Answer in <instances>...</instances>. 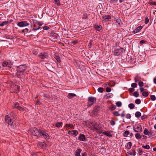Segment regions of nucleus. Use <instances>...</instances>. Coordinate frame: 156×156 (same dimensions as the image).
Here are the masks:
<instances>
[{"instance_id": "1", "label": "nucleus", "mask_w": 156, "mask_h": 156, "mask_svg": "<svg viewBox=\"0 0 156 156\" xmlns=\"http://www.w3.org/2000/svg\"><path fill=\"white\" fill-rule=\"evenodd\" d=\"M31 132L32 135L36 136H41L46 139H48L49 137L48 134L46 132L40 129H38L36 128H34L31 129Z\"/></svg>"}, {"instance_id": "2", "label": "nucleus", "mask_w": 156, "mask_h": 156, "mask_svg": "<svg viewBox=\"0 0 156 156\" xmlns=\"http://www.w3.org/2000/svg\"><path fill=\"white\" fill-rule=\"evenodd\" d=\"M96 99L95 98L92 97H89L88 98V102L87 106H90L96 101Z\"/></svg>"}, {"instance_id": "3", "label": "nucleus", "mask_w": 156, "mask_h": 156, "mask_svg": "<svg viewBox=\"0 0 156 156\" xmlns=\"http://www.w3.org/2000/svg\"><path fill=\"white\" fill-rule=\"evenodd\" d=\"M38 57L42 59L47 58L48 57V54L47 52H43L39 54Z\"/></svg>"}, {"instance_id": "4", "label": "nucleus", "mask_w": 156, "mask_h": 156, "mask_svg": "<svg viewBox=\"0 0 156 156\" xmlns=\"http://www.w3.org/2000/svg\"><path fill=\"white\" fill-rule=\"evenodd\" d=\"M133 128L136 132L140 133L142 132V127L139 125H135L133 126Z\"/></svg>"}, {"instance_id": "5", "label": "nucleus", "mask_w": 156, "mask_h": 156, "mask_svg": "<svg viewBox=\"0 0 156 156\" xmlns=\"http://www.w3.org/2000/svg\"><path fill=\"white\" fill-rule=\"evenodd\" d=\"M26 68V66L25 65H21L17 67V70L18 72H24Z\"/></svg>"}, {"instance_id": "6", "label": "nucleus", "mask_w": 156, "mask_h": 156, "mask_svg": "<svg viewBox=\"0 0 156 156\" xmlns=\"http://www.w3.org/2000/svg\"><path fill=\"white\" fill-rule=\"evenodd\" d=\"M5 122L7 123L9 125L12 126L13 122L12 119L8 115L5 116Z\"/></svg>"}, {"instance_id": "7", "label": "nucleus", "mask_w": 156, "mask_h": 156, "mask_svg": "<svg viewBox=\"0 0 156 156\" xmlns=\"http://www.w3.org/2000/svg\"><path fill=\"white\" fill-rule=\"evenodd\" d=\"M17 25L20 27H23L28 26L29 23L27 21H23L18 23Z\"/></svg>"}, {"instance_id": "8", "label": "nucleus", "mask_w": 156, "mask_h": 156, "mask_svg": "<svg viewBox=\"0 0 156 156\" xmlns=\"http://www.w3.org/2000/svg\"><path fill=\"white\" fill-rule=\"evenodd\" d=\"M90 124L96 130H98L100 129L98 124L96 122L93 121Z\"/></svg>"}, {"instance_id": "9", "label": "nucleus", "mask_w": 156, "mask_h": 156, "mask_svg": "<svg viewBox=\"0 0 156 156\" xmlns=\"http://www.w3.org/2000/svg\"><path fill=\"white\" fill-rule=\"evenodd\" d=\"M41 26V25H39L38 23H37V22L36 23L34 22L33 28V30H37L39 29L40 28Z\"/></svg>"}, {"instance_id": "10", "label": "nucleus", "mask_w": 156, "mask_h": 156, "mask_svg": "<svg viewBox=\"0 0 156 156\" xmlns=\"http://www.w3.org/2000/svg\"><path fill=\"white\" fill-rule=\"evenodd\" d=\"M37 145L42 148H44L46 147L47 145L44 142H38L37 144Z\"/></svg>"}, {"instance_id": "11", "label": "nucleus", "mask_w": 156, "mask_h": 156, "mask_svg": "<svg viewBox=\"0 0 156 156\" xmlns=\"http://www.w3.org/2000/svg\"><path fill=\"white\" fill-rule=\"evenodd\" d=\"M102 18L104 19V20H105V21H108L111 19V17L110 15H103L102 16Z\"/></svg>"}, {"instance_id": "12", "label": "nucleus", "mask_w": 156, "mask_h": 156, "mask_svg": "<svg viewBox=\"0 0 156 156\" xmlns=\"http://www.w3.org/2000/svg\"><path fill=\"white\" fill-rule=\"evenodd\" d=\"M112 53L114 55L119 56L120 55L119 50V49L114 50Z\"/></svg>"}, {"instance_id": "13", "label": "nucleus", "mask_w": 156, "mask_h": 156, "mask_svg": "<svg viewBox=\"0 0 156 156\" xmlns=\"http://www.w3.org/2000/svg\"><path fill=\"white\" fill-rule=\"evenodd\" d=\"M68 134H69V133H71V134L72 135H74L75 136H76L78 134V132L76 130H72V131H68Z\"/></svg>"}, {"instance_id": "14", "label": "nucleus", "mask_w": 156, "mask_h": 156, "mask_svg": "<svg viewBox=\"0 0 156 156\" xmlns=\"http://www.w3.org/2000/svg\"><path fill=\"white\" fill-rule=\"evenodd\" d=\"M82 151L81 149H77L76 152L75 156H80V153Z\"/></svg>"}, {"instance_id": "15", "label": "nucleus", "mask_w": 156, "mask_h": 156, "mask_svg": "<svg viewBox=\"0 0 156 156\" xmlns=\"http://www.w3.org/2000/svg\"><path fill=\"white\" fill-rule=\"evenodd\" d=\"M79 139L80 140L84 141L85 140V136L83 134H80L79 136Z\"/></svg>"}, {"instance_id": "16", "label": "nucleus", "mask_w": 156, "mask_h": 156, "mask_svg": "<svg viewBox=\"0 0 156 156\" xmlns=\"http://www.w3.org/2000/svg\"><path fill=\"white\" fill-rule=\"evenodd\" d=\"M142 28V27L141 26H140L137 27L134 30V33H137L140 31Z\"/></svg>"}, {"instance_id": "17", "label": "nucleus", "mask_w": 156, "mask_h": 156, "mask_svg": "<svg viewBox=\"0 0 156 156\" xmlns=\"http://www.w3.org/2000/svg\"><path fill=\"white\" fill-rule=\"evenodd\" d=\"M102 133L105 135H106L109 137H112V135L109 132H107V131L103 132Z\"/></svg>"}, {"instance_id": "18", "label": "nucleus", "mask_w": 156, "mask_h": 156, "mask_svg": "<svg viewBox=\"0 0 156 156\" xmlns=\"http://www.w3.org/2000/svg\"><path fill=\"white\" fill-rule=\"evenodd\" d=\"M65 127L66 128H68L69 127L72 129H74V126L73 124H66L65 125Z\"/></svg>"}, {"instance_id": "19", "label": "nucleus", "mask_w": 156, "mask_h": 156, "mask_svg": "<svg viewBox=\"0 0 156 156\" xmlns=\"http://www.w3.org/2000/svg\"><path fill=\"white\" fill-rule=\"evenodd\" d=\"M132 145V144L131 142H129L128 143L126 147L127 149H130Z\"/></svg>"}, {"instance_id": "20", "label": "nucleus", "mask_w": 156, "mask_h": 156, "mask_svg": "<svg viewBox=\"0 0 156 156\" xmlns=\"http://www.w3.org/2000/svg\"><path fill=\"white\" fill-rule=\"evenodd\" d=\"M95 29L98 31L101 30L102 28V26H97L95 25Z\"/></svg>"}, {"instance_id": "21", "label": "nucleus", "mask_w": 156, "mask_h": 156, "mask_svg": "<svg viewBox=\"0 0 156 156\" xmlns=\"http://www.w3.org/2000/svg\"><path fill=\"white\" fill-rule=\"evenodd\" d=\"M68 95L69 98H72L73 97L76 96V95L73 93H69Z\"/></svg>"}, {"instance_id": "22", "label": "nucleus", "mask_w": 156, "mask_h": 156, "mask_svg": "<svg viewBox=\"0 0 156 156\" xmlns=\"http://www.w3.org/2000/svg\"><path fill=\"white\" fill-rule=\"evenodd\" d=\"M116 106L114 105H112L111 106L109 107V108L112 111L115 110L116 108Z\"/></svg>"}, {"instance_id": "23", "label": "nucleus", "mask_w": 156, "mask_h": 156, "mask_svg": "<svg viewBox=\"0 0 156 156\" xmlns=\"http://www.w3.org/2000/svg\"><path fill=\"white\" fill-rule=\"evenodd\" d=\"M2 65L4 67H9V64L8 63V62L6 61L3 62Z\"/></svg>"}, {"instance_id": "24", "label": "nucleus", "mask_w": 156, "mask_h": 156, "mask_svg": "<svg viewBox=\"0 0 156 156\" xmlns=\"http://www.w3.org/2000/svg\"><path fill=\"white\" fill-rule=\"evenodd\" d=\"M141 115V113L140 112H137L135 114V116L137 118L140 117Z\"/></svg>"}, {"instance_id": "25", "label": "nucleus", "mask_w": 156, "mask_h": 156, "mask_svg": "<svg viewBox=\"0 0 156 156\" xmlns=\"http://www.w3.org/2000/svg\"><path fill=\"white\" fill-rule=\"evenodd\" d=\"M134 80L135 82H137L138 81H139L140 80V77L138 76H136L135 77Z\"/></svg>"}, {"instance_id": "26", "label": "nucleus", "mask_w": 156, "mask_h": 156, "mask_svg": "<svg viewBox=\"0 0 156 156\" xmlns=\"http://www.w3.org/2000/svg\"><path fill=\"white\" fill-rule=\"evenodd\" d=\"M136 138L137 139H139L141 138L142 135H140L139 133H136L135 135Z\"/></svg>"}, {"instance_id": "27", "label": "nucleus", "mask_w": 156, "mask_h": 156, "mask_svg": "<svg viewBox=\"0 0 156 156\" xmlns=\"http://www.w3.org/2000/svg\"><path fill=\"white\" fill-rule=\"evenodd\" d=\"M62 122H58L55 124V126L57 127H58L60 126H62Z\"/></svg>"}, {"instance_id": "28", "label": "nucleus", "mask_w": 156, "mask_h": 156, "mask_svg": "<svg viewBox=\"0 0 156 156\" xmlns=\"http://www.w3.org/2000/svg\"><path fill=\"white\" fill-rule=\"evenodd\" d=\"M8 21H5L2 22V23L0 24V26H2L4 25H6L8 23Z\"/></svg>"}, {"instance_id": "29", "label": "nucleus", "mask_w": 156, "mask_h": 156, "mask_svg": "<svg viewBox=\"0 0 156 156\" xmlns=\"http://www.w3.org/2000/svg\"><path fill=\"white\" fill-rule=\"evenodd\" d=\"M115 104L118 107H121L122 105V103L120 101H117V102Z\"/></svg>"}, {"instance_id": "30", "label": "nucleus", "mask_w": 156, "mask_h": 156, "mask_svg": "<svg viewBox=\"0 0 156 156\" xmlns=\"http://www.w3.org/2000/svg\"><path fill=\"white\" fill-rule=\"evenodd\" d=\"M55 2V4L58 6H60L61 5L60 3V0H54Z\"/></svg>"}, {"instance_id": "31", "label": "nucleus", "mask_w": 156, "mask_h": 156, "mask_svg": "<svg viewBox=\"0 0 156 156\" xmlns=\"http://www.w3.org/2000/svg\"><path fill=\"white\" fill-rule=\"evenodd\" d=\"M128 106L130 109H132L134 108L135 106L133 104H130Z\"/></svg>"}, {"instance_id": "32", "label": "nucleus", "mask_w": 156, "mask_h": 156, "mask_svg": "<svg viewBox=\"0 0 156 156\" xmlns=\"http://www.w3.org/2000/svg\"><path fill=\"white\" fill-rule=\"evenodd\" d=\"M133 95L136 97H137L139 96V94L137 91H135L133 93Z\"/></svg>"}, {"instance_id": "33", "label": "nucleus", "mask_w": 156, "mask_h": 156, "mask_svg": "<svg viewBox=\"0 0 156 156\" xmlns=\"http://www.w3.org/2000/svg\"><path fill=\"white\" fill-rule=\"evenodd\" d=\"M148 93L147 91H145L142 93V95L145 97H147L148 95Z\"/></svg>"}, {"instance_id": "34", "label": "nucleus", "mask_w": 156, "mask_h": 156, "mask_svg": "<svg viewBox=\"0 0 156 156\" xmlns=\"http://www.w3.org/2000/svg\"><path fill=\"white\" fill-rule=\"evenodd\" d=\"M149 131L148 130L146 129H145L144 131V133L145 135H147L149 134Z\"/></svg>"}, {"instance_id": "35", "label": "nucleus", "mask_w": 156, "mask_h": 156, "mask_svg": "<svg viewBox=\"0 0 156 156\" xmlns=\"http://www.w3.org/2000/svg\"><path fill=\"white\" fill-rule=\"evenodd\" d=\"M14 108L18 109V108L20 107L19 106V104L18 103H16L14 104Z\"/></svg>"}, {"instance_id": "36", "label": "nucleus", "mask_w": 156, "mask_h": 156, "mask_svg": "<svg viewBox=\"0 0 156 156\" xmlns=\"http://www.w3.org/2000/svg\"><path fill=\"white\" fill-rule=\"evenodd\" d=\"M108 85L110 86L113 87L115 85V83L114 82H113L112 81H111L108 83Z\"/></svg>"}, {"instance_id": "37", "label": "nucleus", "mask_w": 156, "mask_h": 156, "mask_svg": "<svg viewBox=\"0 0 156 156\" xmlns=\"http://www.w3.org/2000/svg\"><path fill=\"white\" fill-rule=\"evenodd\" d=\"M113 114L115 116H119L120 115V114H119L118 112L115 111L113 113Z\"/></svg>"}, {"instance_id": "38", "label": "nucleus", "mask_w": 156, "mask_h": 156, "mask_svg": "<svg viewBox=\"0 0 156 156\" xmlns=\"http://www.w3.org/2000/svg\"><path fill=\"white\" fill-rule=\"evenodd\" d=\"M137 85L136 83H133L131 84V86L133 88H135L137 87Z\"/></svg>"}, {"instance_id": "39", "label": "nucleus", "mask_w": 156, "mask_h": 156, "mask_svg": "<svg viewBox=\"0 0 156 156\" xmlns=\"http://www.w3.org/2000/svg\"><path fill=\"white\" fill-rule=\"evenodd\" d=\"M135 102L136 104H139L141 103V101L140 99H138L135 100Z\"/></svg>"}, {"instance_id": "40", "label": "nucleus", "mask_w": 156, "mask_h": 156, "mask_svg": "<svg viewBox=\"0 0 156 156\" xmlns=\"http://www.w3.org/2000/svg\"><path fill=\"white\" fill-rule=\"evenodd\" d=\"M148 135H149L150 136H154V133L153 132L150 130L149 132Z\"/></svg>"}, {"instance_id": "41", "label": "nucleus", "mask_w": 156, "mask_h": 156, "mask_svg": "<svg viewBox=\"0 0 156 156\" xmlns=\"http://www.w3.org/2000/svg\"><path fill=\"white\" fill-rule=\"evenodd\" d=\"M98 91L100 93H102L103 91V88L102 87H99L98 89Z\"/></svg>"}, {"instance_id": "42", "label": "nucleus", "mask_w": 156, "mask_h": 156, "mask_svg": "<svg viewBox=\"0 0 156 156\" xmlns=\"http://www.w3.org/2000/svg\"><path fill=\"white\" fill-rule=\"evenodd\" d=\"M152 101H154L156 99V97L154 95H151L150 97Z\"/></svg>"}, {"instance_id": "43", "label": "nucleus", "mask_w": 156, "mask_h": 156, "mask_svg": "<svg viewBox=\"0 0 156 156\" xmlns=\"http://www.w3.org/2000/svg\"><path fill=\"white\" fill-rule=\"evenodd\" d=\"M142 147L146 149H150V146L148 145H146L145 146H143Z\"/></svg>"}, {"instance_id": "44", "label": "nucleus", "mask_w": 156, "mask_h": 156, "mask_svg": "<svg viewBox=\"0 0 156 156\" xmlns=\"http://www.w3.org/2000/svg\"><path fill=\"white\" fill-rule=\"evenodd\" d=\"M138 85L140 87H141L143 86L144 83H143V82H142V81H139V82L138 83Z\"/></svg>"}, {"instance_id": "45", "label": "nucleus", "mask_w": 156, "mask_h": 156, "mask_svg": "<svg viewBox=\"0 0 156 156\" xmlns=\"http://www.w3.org/2000/svg\"><path fill=\"white\" fill-rule=\"evenodd\" d=\"M129 132L128 131H126L124 132V136L125 137H127V135L129 134Z\"/></svg>"}, {"instance_id": "46", "label": "nucleus", "mask_w": 156, "mask_h": 156, "mask_svg": "<svg viewBox=\"0 0 156 156\" xmlns=\"http://www.w3.org/2000/svg\"><path fill=\"white\" fill-rule=\"evenodd\" d=\"M82 19H86L87 18V15L86 14H83L82 16Z\"/></svg>"}, {"instance_id": "47", "label": "nucleus", "mask_w": 156, "mask_h": 156, "mask_svg": "<svg viewBox=\"0 0 156 156\" xmlns=\"http://www.w3.org/2000/svg\"><path fill=\"white\" fill-rule=\"evenodd\" d=\"M55 59L58 62H61V60L59 56H56L55 58Z\"/></svg>"}, {"instance_id": "48", "label": "nucleus", "mask_w": 156, "mask_h": 156, "mask_svg": "<svg viewBox=\"0 0 156 156\" xmlns=\"http://www.w3.org/2000/svg\"><path fill=\"white\" fill-rule=\"evenodd\" d=\"M149 21V20L147 17H146L145 18V23L146 24H147Z\"/></svg>"}, {"instance_id": "49", "label": "nucleus", "mask_w": 156, "mask_h": 156, "mask_svg": "<svg viewBox=\"0 0 156 156\" xmlns=\"http://www.w3.org/2000/svg\"><path fill=\"white\" fill-rule=\"evenodd\" d=\"M131 117V115L129 114H128L126 115V119H129Z\"/></svg>"}, {"instance_id": "50", "label": "nucleus", "mask_w": 156, "mask_h": 156, "mask_svg": "<svg viewBox=\"0 0 156 156\" xmlns=\"http://www.w3.org/2000/svg\"><path fill=\"white\" fill-rule=\"evenodd\" d=\"M134 89L133 88H130L129 89V91L131 92V93H132V92H133V91H134Z\"/></svg>"}, {"instance_id": "51", "label": "nucleus", "mask_w": 156, "mask_h": 156, "mask_svg": "<svg viewBox=\"0 0 156 156\" xmlns=\"http://www.w3.org/2000/svg\"><path fill=\"white\" fill-rule=\"evenodd\" d=\"M111 88H109V87H107L106 88V92H109L111 91Z\"/></svg>"}, {"instance_id": "52", "label": "nucleus", "mask_w": 156, "mask_h": 156, "mask_svg": "<svg viewBox=\"0 0 156 156\" xmlns=\"http://www.w3.org/2000/svg\"><path fill=\"white\" fill-rule=\"evenodd\" d=\"M110 123L111 125H112V126H113L115 125V121H114L113 120H111L110 122Z\"/></svg>"}, {"instance_id": "53", "label": "nucleus", "mask_w": 156, "mask_h": 156, "mask_svg": "<svg viewBox=\"0 0 156 156\" xmlns=\"http://www.w3.org/2000/svg\"><path fill=\"white\" fill-rule=\"evenodd\" d=\"M33 54L36 55L38 53V51L36 50H34L33 51Z\"/></svg>"}, {"instance_id": "54", "label": "nucleus", "mask_w": 156, "mask_h": 156, "mask_svg": "<svg viewBox=\"0 0 156 156\" xmlns=\"http://www.w3.org/2000/svg\"><path fill=\"white\" fill-rule=\"evenodd\" d=\"M18 109L21 111H24L25 110V108H23L20 107L19 108H18Z\"/></svg>"}, {"instance_id": "55", "label": "nucleus", "mask_w": 156, "mask_h": 156, "mask_svg": "<svg viewBox=\"0 0 156 156\" xmlns=\"http://www.w3.org/2000/svg\"><path fill=\"white\" fill-rule=\"evenodd\" d=\"M43 29L44 30H48L49 28V27H48L45 26H44V27H43Z\"/></svg>"}, {"instance_id": "56", "label": "nucleus", "mask_w": 156, "mask_h": 156, "mask_svg": "<svg viewBox=\"0 0 156 156\" xmlns=\"http://www.w3.org/2000/svg\"><path fill=\"white\" fill-rule=\"evenodd\" d=\"M119 51L123 52H124L125 51V50L122 48H119Z\"/></svg>"}, {"instance_id": "57", "label": "nucleus", "mask_w": 156, "mask_h": 156, "mask_svg": "<svg viewBox=\"0 0 156 156\" xmlns=\"http://www.w3.org/2000/svg\"><path fill=\"white\" fill-rule=\"evenodd\" d=\"M125 111H123L122 113L121 114V116L122 117H124L125 116V114L124 113Z\"/></svg>"}, {"instance_id": "58", "label": "nucleus", "mask_w": 156, "mask_h": 156, "mask_svg": "<svg viewBox=\"0 0 156 156\" xmlns=\"http://www.w3.org/2000/svg\"><path fill=\"white\" fill-rule=\"evenodd\" d=\"M40 103V102L38 100H37L36 101V104L37 105H39Z\"/></svg>"}, {"instance_id": "59", "label": "nucleus", "mask_w": 156, "mask_h": 156, "mask_svg": "<svg viewBox=\"0 0 156 156\" xmlns=\"http://www.w3.org/2000/svg\"><path fill=\"white\" fill-rule=\"evenodd\" d=\"M146 42V41L144 40H142L140 41V43L141 44H143V43H144Z\"/></svg>"}, {"instance_id": "60", "label": "nucleus", "mask_w": 156, "mask_h": 156, "mask_svg": "<svg viewBox=\"0 0 156 156\" xmlns=\"http://www.w3.org/2000/svg\"><path fill=\"white\" fill-rule=\"evenodd\" d=\"M29 31V29L27 28H26L23 30V31L24 32H28Z\"/></svg>"}, {"instance_id": "61", "label": "nucleus", "mask_w": 156, "mask_h": 156, "mask_svg": "<svg viewBox=\"0 0 156 156\" xmlns=\"http://www.w3.org/2000/svg\"><path fill=\"white\" fill-rule=\"evenodd\" d=\"M140 90L141 92H142L144 90V89L143 87H140Z\"/></svg>"}, {"instance_id": "62", "label": "nucleus", "mask_w": 156, "mask_h": 156, "mask_svg": "<svg viewBox=\"0 0 156 156\" xmlns=\"http://www.w3.org/2000/svg\"><path fill=\"white\" fill-rule=\"evenodd\" d=\"M87 153L86 152H84L82 154V156H86Z\"/></svg>"}, {"instance_id": "63", "label": "nucleus", "mask_w": 156, "mask_h": 156, "mask_svg": "<svg viewBox=\"0 0 156 156\" xmlns=\"http://www.w3.org/2000/svg\"><path fill=\"white\" fill-rule=\"evenodd\" d=\"M151 3L153 5H156V3L154 2H151Z\"/></svg>"}, {"instance_id": "64", "label": "nucleus", "mask_w": 156, "mask_h": 156, "mask_svg": "<svg viewBox=\"0 0 156 156\" xmlns=\"http://www.w3.org/2000/svg\"><path fill=\"white\" fill-rule=\"evenodd\" d=\"M154 82L156 84V78H154Z\"/></svg>"}]
</instances>
